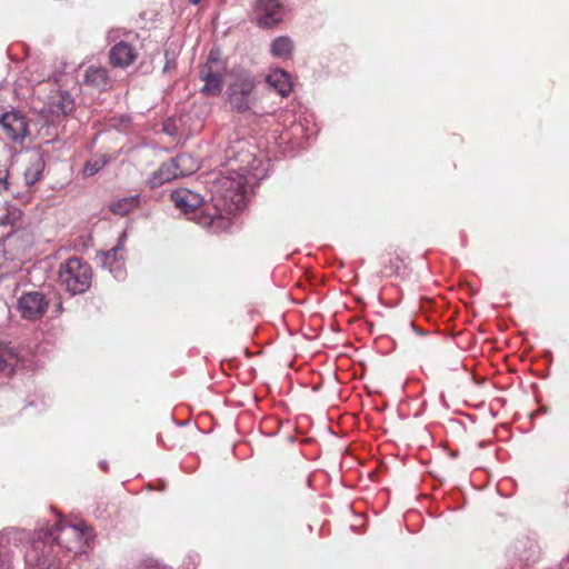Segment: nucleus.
<instances>
[{
    "label": "nucleus",
    "mask_w": 569,
    "mask_h": 569,
    "mask_svg": "<svg viewBox=\"0 0 569 569\" xmlns=\"http://www.w3.org/2000/svg\"><path fill=\"white\" fill-rule=\"evenodd\" d=\"M57 533L54 540L59 546H62L67 551L74 555L86 552L89 543L90 531L88 528H81L76 525H57Z\"/></svg>",
    "instance_id": "39448f33"
},
{
    "label": "nucleus",
    "mask_w": 569,
    "mask_h": 569,
    "mask_svg": "<svg viewBox=\"0 0 569 569\" xmlns=\"http://www.w3.org/2000/svg\"><path fill=\"white\" fill-rule=\"evenodd\" d=\"M107 162H108V160L104 156H101L97 159H93V160L87 162L83 168V174L86 177H91V176L96 174L99 170H101L107 164Z\"/></svg>",
    "instance_id": "4be33fe9"
},
{
    "label": "nucleus",
    "mask_w": 569,
    "mask_h": 569,
    "mask_svg": "<svg viewBox=\"0 0 569 569\" xmlns=\"http://www.w3.org/2000/svg\"><path fill=\"white\" fill-rule=\"evenodd\" d=\"M90 266L79 258H70L59 270V281L70 293L79 295L87 291L91 284Z\"/></svg>",
    "instance_id": "7ed1b4c3"
},
{
    "label": "nucleus",
    "mask_w": 569,
    "mask_h": 569,
    "mask_svg": "<svg viewBox=\"0 0 569 569\" xmlns=\"http://www.w3.org/2000/svg\"><path fill=\"white\" fill-rule=\"evenodd\" d=\"M256 13L258 24L263 28H272L283 17L282 7L277 0H258Z\"/></svg>",
    "instance_id": "6e6552de"
},
{
    "label": "nucleus",
    "mask_w": 569,
    "mask_h": 569,
    "mask_svg": "<svg viewBox=\"0 0 569 569\" xmlns=\"http://www.w3.org/2000/svg\"><path fill=\"white\" fill-rule=\"evenodd\" d=\"M72 97L64 91H59L50 98L49 111L54 116H66L73 109Z\"/></svg>",
    "instance_id": "dca6fc26"
},
{
    "label": "nucleus",
    "mask_w": 569,
    "mask_h": 569,
    "mask_svg": "<svg viewBox=\"0 0 569 569\" xmlns=\"http://www.w3.org/2000/svg\"><path fill=\"white\" fill-rule=\"evenodd\" d=\"M292 50L293 42L287 36L278 37L270 43V52L276 58L287 59L291 56Z\"/></svg>",
    "instance_id": "aec40b11"
},
{
    "label": "nucleus",
    "mask_w": 569,
    "mask_h": 569,
    "mask_svg": "<svg viewBox=\"0 0 569 569\" xmlns=\"http://www.w3.org/2000/svg\"><path fill=\"white\" fill-rule=\"evenodd\" d=\"M174 164L170 163V161L163 162L156 171H153L146 183L149 188L156 189L161 187L162 184L177 179L176 171L173 170Z\"/></svg>",
    "instance_id": "ddd939ff"
},
{
    "label": "nucleus",
    "mask_w": 569,
    "mask_h": 569,
    "mask_svg": "<svg viewBox=\"0 0 569 569\" xmlns=\"http://www.w3.org/2000/svg\"><path fill=\"white\" fill-rule=\"evenodd\" d=\"M267 83L273 88L281 97H287L292 89L290 76L281 69L271 71L266 79Z\"/></svg>",
    "instance_id": "2eb2a0df"
},
{
    "label": "nucleus",
    "mask_w": 569,
    "mask_h": 569,
    "mask_svg": "<svg viewBox=\"0 0 569 569\" xmlns=\"http://www.w3.org/2000/svg\"><path fill=\"white\" fill-rule=\"evenodd\" d=\"M83 82L94 88L104 89L109 84L108 70L100 66H90L84 72Z\"/></svg>",
    "instance_id": "a211bd4d"
},
{
    "label": "nucleus",
    "mask_w": 569,
    "mask_h": 569,
    "mask_svg": "<svg viewBox=\"0 0 569 569\" xmlns=\"http://www.w3.org/2000/svg\"><path fill=\"white\" fill-rule=\"evenodd\" d=\"M2 559V551L0 550V560Z\"/></svg>",
    "instance_id": "bb28decb"
},
{
    "label": "nucleus",
    "mask_w": 569,
    "mask_h": 569,
    "mask_svg": "<svg viewBox=\"0 0 569 569\" xmlns=\"http://www.w3.org/2000/svg\"><path fill=\"white\" fill-rule=\"evenodd\" d=\"M138 202L139 201L137 197L123 198L114 202L111 206V210L117 214L123 216L130 212L133 208H136Z\"/></svg>",
    "instance_id": "412c9836"
},
{
    "label": "nucleus",
    "mask_w": 569,
    "mask_h": 569,
    "mask_svg": "<svg viewBox=\"0 0 569 569\" xmlns=\"http://www.w3.org/2000/svg\"><path fill=\"white\" fill-rule=\"evenodd\" d=\"M23 365V359L16 348L10 346L0 347V372L11 373Z\"/></svg>",
    "instance_id": "4468645a"
},
{
    "label": "nucleus",
    "mask_w": 569,
    "mask_h": 569,
    "mask_svg": "<svg viewBox=\"0 0 569 569\" xmlns=\"http://www.w3.org/2000/svg\"><path fill=\"white\" fill-rule=\"evenodd\" d=\"M226 64L218 51L211 50L206 63L200 70V79L204 82L201 92L206 96H219L222 91V79Z\"/></svg>",
    "instance_id": "20e7f679"
},
{
    "label": "nucleus",
    "mask_w": 569,
    "mask_h": 569,
    "mask_svg": "<svg viewBox=\"0 0 569 569\" xmlns=\"http://www.w3.org/2000/svg\"><path fill=\"white\" fill-rule=\"evenodd\" d=\"M192 4H198L201 0H189Z\"/></svg>",
    "instance_id": "393cba45"
},
{
    "label": "nucleus",
    "mask_w": 569,
    "mask_h": 569,
    "mask_svg": "<svg viewBox=\"0 0 569 569\" xmlns=\"http://www.w3.org/2000/svg\"><path fill=\"white\" fill-rule=\"evenodd\" d=\"M0 129L2 136L14 143H22L30 134L28 118L16 110L0 114Z\"/></svg>",
    "instance_id": "423d86ee"
},
{
    "label": "nucleus",
    "mask_w": 569,
    "mask_h": 569,
    "mask_svg": "<svg viewBox=\"0 0 569 569\" xmlns=\"http://www.w3.org/2000/svg\"><path fill=\"white\" fill-rule=\"evenodd\" d=\"M26 559H27V562L31 563L32 560H31V556L30 555H27Z\"/></svg>",
    "instance_id": "a878e982"
},
{
    "label": "nucleus",
    "mask_w": 569,
    "mask_h": 569,
    "mask_svg": "<svg viewBox=\"0 0 569 569\" xmlns=\"http://www.w3.org/2000/svg\"><path fill=\"white\" fill-rule=\"evenodd\" d=\"M174 164L177 178L193 173L199 168V162L190 154L182 153L170 160Z\"/></svg>",
    "instance_id": "6ab92c4d"
},
{
    "label": "nucleus",
    "mask_w": 569,
    "mask_h": 569,
    "mask_svg": "<svg viewBox=\"0 0 569 569\" xmlns=\"http://www.w3.org/2000/svg\"><path fill=\"white\" fill-rule=\"evenodd\" d=\"M258 80L244 69H233L227 88V101L232 111L246 113L253 109L258 98Z\"/></svg>",
    "instance_id": "f03ea898"
},
{
    "label": "nucleus",
    "mask_w": 569,
    "mask_h": 569,
    "mask_svg": "<svg viewBox=\"0 0 569 569\" xmlns=\"http://www.w3.org/2000/svg\"><path fill=\"white\" fill-rule=\"evenodd\" d=\"M101 263L104 269H108L109 272L118 280L124 278V257H123V246L122 241L109 250L104 252L101 257Z\"/></svg>",
    "instance_id": "9d476101"
},
{
    "label": "nucleus",
    "mask_w": 569,
    "mask_h": 569,
    "mask_svg": "<svg viewBox=\"0 0 569 569\" xmlns=\"http://www.w3.org/2000/svg\"><path fill=\"white\" fill-rule=\"evenodd\" d=\"M36 566L38 569H62L61 566H56L54 563H47V560H39Z\"/></svg>",
    "instance_id": "b1692460"
},
{
    "label": "nucleus",
    "mask_w": 569,
    "mask_h": 569,
    "mask_svg": "<svg viewBox=\"0 0 569 569\" xmlns=\"http://www.w3.org/2000/svg\"><path fill=\"white\" fill-rule=\"evenodd\" d=\"M171 199L183 213H196L203 204L201 194L183 188L172 191Z\"/></svg>",
    "instance_id": "1a4fd4ad"
},
{
    "label": "nucleus",
    "mask_w": 569,
    "mask_h": 569,
    "mask_svg": "<svg viewBox=\"0 0 569 569\" xmlns=\"http://www.w3.org/2000/svg\"><path fill=\"white\" fill-rule=\"evenodd\" d=\"M138 52L136 48L126 41L116 43L109 54L111 64L119 68L130 66L136 60Z\"/></svg>",
    "instance_id": "9b49d317"
},
{
    "label": "nucleus",
    "mask_w": 569,
    "mask_h": 569,
    "mask_svg": "<svg viewBox=\"0 0 569 569\" xmlns=\"http://www.w3.org/2000/svg\"><path fill=\"white\" fill-rule=\"evenodd\" d=\"M8 170L6 168H0V193L8 189Z\"/></svg>",
    "instance_id": "5701e85b"
},
{
    "label": "nucleus",
    "mask_w": 569,
    "mask_h": 569,
    "mask_svg": "<svg viewBox=\"0 0 569 569\" xmlns=\"http://www.w3.org/2000/svg\"><path fill=\"white\" fill-rule=\"evenodd\" d=\"M146 569H158V568H156V567H150V568H146Z\"/></svg>",
    "instance_id": "cd10ccee"
},
{
    "label": "nucleus",
    "mask_w": 569,
    "mask_h": 569,
    "mask_svg": "<svg viewBox=\"0 0 569 569\" xmlns=\"http://www.w3.org/2000/svg\"><path fill=\"white\" fill-rule=\"evenodd\" d=\"M29 539V533L20 529H7L0 532V550L2 551V558H4L12 546L18 547L23 541Z\"/></svg>",
    "instance_id": "f8f14e48"
},
{
    "label": "nucleus",
    "mask_w": 569,
    "mask_h": 569,
    "mask_svg": "<svg viewBox=\"0 0 569 569\" xmlns=\"http://www.w3.org/2000/svg\"><path fill=\"white\" fill-rule=\"evenodd\" d=\"M227 169L218 173L211 186L214 212L202 211L197 223L219 228L227 216H234L246 206L247 186L263 178L261 161L256 158L254 147L246 140H237L226 149Z\"/></svg>",
    "instance_id": "f257e3e1"
},
{
    "label": "nucleus",
    "mask_w": 569,
    "mask_h": 569,
    "mask_svg": "<svg viewBox=\"0 0 569 569\" xmlns=\"http://www.w3.org/2000/svg\"><path fill=\"white\" fill-rule=\"evenodd\" d=\"M48 308V301L43 293L32 291L24 293L18 301V309L21 317L28 320L41 318Z\"/></svg>",
    "instance_id": "0eeeda50"
},
{
    "label": "nucleus",
    "mask_w": 569,
    "mask_h": 569,
    "mask_svg": "<svg viewBox=\"0 0 569 569\" xmlns=\"http://www.w3.org/2000/svg\"><path fill=\"white\" fill-rule=\"evenodd\" d=\"M44 169V161L39 152H32L28 159V166L24 170V180L27 184L32 186L38 182Z\"/></svg>",
    "instance_id": "f3484780"
}]
</instances>
